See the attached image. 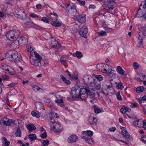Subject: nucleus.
I'll return each instance as SVG.
<instances>
[{
  "label": "nucleus",
  "mask_w": 146,
  "mask_h": 146,
  "mask_svg": "<svg viewBox=\"0 0 146 146\" xmlns=\"http://www.w3.org/2000/svg\"><path fill=\"white\" fill-rule=\"evenodd\" d=\"M93 94L88 87L80 88L79 86H75L71 89V94L73 99H81L83 100H86L88 95Z\"/></svg>",
  "instance_id": "f257e3e1"
},
{
  "label": "nucleus",
  "mask_w": 146,
  "mask_h": 146,
  "mask_svg": "<svg viewBox=\"0 0 146 146\" xmlns=\"http://www.w3.org/2000/svg\"><path fill=\"white\" fill-rule=\"evenodd\" d=\"M66 9L68 14L70 15H76L77 10L76 9L74 4L72 3L67 4L66 6Z\"/></svg>",
  "instance_id": "f03ea898"
},
{
  "label": "nucleus",
  "mask_w": 146,
  "mask_h": 146,
  "mask_svg": "<svg viewBox=\"0 0 146 146\" xmlns=\"http://www.w3.org/2000/svg\"><path fill=\"white\" fill-rule=\"evenodd\" d=\"M50 122L52 123L53 124L50 126V129L53 130L54 132L57 133H59L61 131L60 129V125L59 123H57L54 121V119L52 118H50Z\"/></svg>",
  "instance_id": "7ed1b4c3"
},
{
  "label": "nucleus",
  "mask_w": 146,
  "mask_h": 146,
  "mask_svg": "<svg viewBox=\"0 0 146 146\" xmlns=\"http://www.w3.org/2000/svg\"><path fill=\"white\" fill-rule=\"evenodd\" d=\"M108 2L109 4V6L106 7L105 9L107 10L108 12L111 14H114L115 12L114 9V6L116 5L115 0H108Z\"/></svg>",
  "instance_id": "20e7f679"
},
{
  "label": "nucleus",
  "mask_w": 146,
  "mask_h": 146,
  "mask_svg": "<svg viewBox=\"0 0 146 146\" xmlns=\"http://www.w3.org/2000/svg\"><path fill=\"white\" fill-rule=\"evenodd\" d=\"M11 57L12 59V60L16 63L21 62L22 59L21 54L16 51L13 52L11 55Z\"/></svg>",
  "instance_id": "39448f33"
},
{
  "label": "nucleus",
  "mask_w": 146,
  "mask_h": 146,
  "mask_svg": "<svg viewBox=\"0 0 146 146\" xmlns=\"http://www.w3.org/2000/svg\"><path fill=\"white\" fill-rule=\"evenodd\" d=\"M86 15L85 14L76 15L74 17V19L76 21H78L80 23H83L86 21Z\"/></svg>",
  "instance_id": "423d86ee"
},
{
  "label": "nucleus",
  "mask_w": 146,
  "mask_h": 146,
  "mask_svg": "<svg viewBox=\"0 0 146 146\" xmlns=\"http://www.w3.org/2000/svg\"><path fill=\"white\" fill-rule=\"evenodd\" d=\"M94 79L88 75H85L83 78V80L85 84L90 85L93 83Z\"/></svg>",
  "instance_id": "0eeeda50"
},
{
  "label": "nucleus",
  "mask_w": 146,
  "mask_h": 146,
  "mask_svg": "<svg viewBox=\"0 0 146 146\" xmlns=\"http://www.w3.org/2000/svg\"><path fill=\"white\" fill-rule=\"evenodd\" d=\"M88 30L86 26H84L80 29L79 34L82 37H85L88 33Z\"/></svg>",
  "instance_id": "6e6552de"
},
{
  "label": "nucleus",
  "mask_w": 146,
  "mask_h": 146,
  "mask_svg": "<svg viewBox=\"0 0 146 146\" xmlns=\"http://www.w3.org/2000/svg\"><path fill=\"white\" fill-rule=\"evenodd\" d=\"M15 32L14 31L11 30L8 32L6 35L7 39L10 40H11L14 39V37L16 36Z\"/></svg>",
  "instance_id": "1a4fd4ad"
},
{
  "label": "nucleus",
  "mask_w": 146,
  "mask_h": 146,
  "mask_svg": "<svg viewBox=\"0 0 146 146\" xmlns=\"http://www.w3.org/2000/svg\"><path fill=\"white\" fill-rule=\"evenodd\" d=\"M78 140V138L76 135H72L68 137L67 141L69 143H72L76 142Z\"/></svg>",
  "instance_id": "9d476101"
},
{
  "label": "nucleus",
  "mask_w": 146,
  "mask_h": 146,
  "mask_svg": "<svg viewBox=\"0 0 146 146\" xmlns=\"http://www.w3.org/2000/svg\"><path fill=\"white\" fill-rule=\"evenodd\" d=\"M50 45L54 47L59 48L61 46V45L58 44L57 40L55 38H54L53 39H52L51 40Z\"/></svg>",
  "instance_id": "9b49d317"
},
{
  "label": "nucleus",
  "mask_w": 146,
  "mask_h": 146,
  "mask_svg": "<svg viewBox=\"0 0 146 146\" xmlns=\"http://www.w3.org/2000/svg\"><path fill=\"white\" fill-rule=\"evenodd\" d=\"M14 16L18 18L24 20L26 17V15L25 13H14Z\"/></svg>",
  "instance_id": "f8f14e48"
},
{
  "label": "nucleus",
  "mask_w": 146,
  "mask_h": 146,
  "mask_svg": "<svg viewBox=\"0 0 146 146\" xmlns=\"http://www.w3.org/2000/svg\"><path fill=\"white\" fill-rule=\"evenodd\" d=\"M11 119L7 117H4L1 120V122L3 123L4 125L9 126L11 124Z\"/></svg>",
  "instance_id": "ddd939ff"
},
{
  "label": "nucleus",
  "mask_w": 146,
  "mask_h": 146,
  "mask_svg": "<svg viewBox=\"0 0 146 146\" xmlns=\"http://www.w3.org/2000/svg\"><path fill=\"white\" fill-rule=\"evenodd\" d=\"M143 33L142 32L140 33L139 34V36L138 37L139 39L141 40L139 42L138 44L137 45V47H141L143 45V41L142 40L143 39L144 36L143 35Z\"/></svg>",
  "instance_id": "4468645a"
},
{
  "label": "nucleus",
  "mask_w": 146,
  "mask_h": 146,
  "mask_svg": "<svg viewBox=\"0 0 146 146\" xmlns=\"http://www.w3.org/2000/svg\"><path fill=\"white\" fill-rule=\"evenodd\" d=\"M123 129H122V134L127 139H129L130 137V135L126 130L125 127H122Z\"/></svg>",
  "instance_id": "2eb2a0df"
},
{
  "label": "nucleus",
  "mask_w": 146,
  "mask_h": 146,
  "mask_svg": "<svg viewBox=\"0 0 146 146\" xmlns=\"http://www.w3.org/2000/svg\"><path fill=\"white\" fill-rule=\"evenodd\" d=\"M104 64L100 63L97 64L96 68L98 70L103 73Z\"/></svg>",
  "instance_id": "dca6fc26"
},
{
  "label": "nucleus",
  "mask_w": 146,
  "mask_h": 146,
  "mask_svg": "<svg viewBox=\"0 0 146 146\" xmlns=\"http://www.w3.org/2000/svg\"><path fill=\"white\" fill-rule=\"evenodd\" d=\"M115 71L113 70L112 68L106 74L108 75L110 77L114 78L116 76V74L114 72Z\"/></svg>",
  "instance_id": "f3484780"
},
{
  "label": "nucleus",
  "mask_w": 146,
  "mask_h": 146,
  "mask_svg": "<svg viewBox=\"0 0 146 146\" xmlns=\"http://www.w3.org/2000/svg\"><path fill=\"white\" fill-rule=\"evenodd\" d=\"M112 68V67L111 66L109 65L108 64H104L103 73L106 74L108 71H109Z\"/></svg>",
  "instance_id": "a211bd4d"
},
{
  "label": "nucleus",
  "mask_w": 146,
  "mask_h": 146,
  "mask_svg": "<svg viewBox=\"0 0 146 146\" xmlns=\"http://www.w3.org/2000/svg\"><path fill=\"white\" fill-rule=\"evenodd\" d=\"M94 87L98 90H100L101 88V85L100 82H98L95 79L93 82Z\"/></svg>",
  "instance_id": "6ab92c4d"
},
{
  "label": "nucleus",
  "mask_w": 146,
  "mask_h": 146,
  "mask_svg": "<svg viewBox=\"0 0 146 146\" xmlns=\"http://www.w3.org/2000/svg\"><path fill=\"white\" fill-rule=\"evenodd\" d=\"M27 128L29 129V132L30 133L36 129V127L34 126V125L31 123L28 124L27 126Z\"/></svg>",
  "instance_id": "aec40b11"
},
{
  "label": "nucleus",
  "mask_w": 146,
  "mask_h": 146,
  "mask_svg": "<svg viewBox=\"0 0 146 146\" xmlns=\"http://www.w3.org/2000/svg\"><path fill=\"white\" fill-rule=\"evenodd\" d=\"M82 139H84L86 142L89 144H91V142H94V139L92 138H88L86 136H82L81 137Z\"/></svg>",
  "instance_id": "412c9836"
},
{
  "label": "nucleus",
  "mask_w": 146,
  "mask_h": 146,
  "mask_svg": "<svg viewBox=\"0 0 146 146\" xmlns=\"http://www.w3.org/2000/svg\"><path fill=\"white\" fill-rule=\"evenodd\" d=\"M5 71H6V73L10 75H13L15 74V72L13 68L10 69L7 68L5 70Z\"/></svg>",
  "instance_id": "4be33fe9"
},
{
  "label": "nucleus",
  "mask_w": 146,
  "mask_h": 146,
  "mask_svg": "<svg viewBox=\"0 0 146 146\" xmlns=\"http://www.w3.org/2000/svg\"><path fill=\"white\" fill-rule=\"evenodd\" d=\"M27 41V38L25 37H22L19 38L18 42L19 44L24 45L26 43Z\"/></svg>",
  "instance_id": "5701e85b"
},
{
  "label": "nucleus",
  "mask_w": 146,
  "mask_h": 146,
  "mask_svg": "<svg viewBox=\"0 0 146 146\" xmlns=\"http://www.w3.org/2000/svg\"><path fill=\"white\" fill-rule=\"evenodd\" d=\"M30 61L32 64L37 66H39L41 62V61L36 59H32Z\"/></svg>",
  "instance_id": "b1692460"
},
{
  "label": "nucleus",
  "mask_w": 146,
  "mask_h": 146,
  "mask_svg": "<svg viewBox=\"0 0 146 146\" xmlns=\"http://www.w3.org/2000/svg\"><path fill=\"white\" fill-rule=\"evenodd\" d=\"M2 140L3 141V145L4 146H8L10 144V142L9 141L7 140V139L5 137H3Z\"/></svg>",
  "instance_id": "393cba45"
},
{
  "label": "nucleus",
  "mask_w": 146,
  "mask_h": 146,
  "mask_svg": "<svg viewBox=\"0 0 146 146\" xmlns=\"http://www.w3.org/2000/svg\"><path fill=\"white\" fill-rule=\"evenodd\" d=\"M61 78L64 82L67 85L70 84L71 83L70 82L67 80L66 77L63 76L62 75H60Z\"/></svg>",
  "instance_id": "a878e982"
},
{
  "label": "nucleus",
  "mask_w": 146,
  "mask_h": 146,
  "mask_svg": "<svg viewBox=\"0 0 146 146\" xmlns=\"http://www.w3.org/2000/svg\"><path fill=\"white\" fill-rule=\"evenodd\" d=\"M117 71L119 74L123 76L124 75L125 73V72H124L122 68L119 66H117Z\"/></svg>",
  "instance_id": "bb28decb"
},
{
  "label": "nucleus",
  "mask_w": 146,
  "mask_h": 146,
  "mask_svg": "<svg viewBox=\"0 0 146 146\" xmlns=\"http://www.w3.org/2000/svg\"><path fill=\"white\" fill-rule=\"evenodd\" d=\"M58 19L56 18V20L55 21H52L51 24L53 26L55 27H60L61 26V24L60 23L57 21Z\"/></svg>",
  "instance_id": "cd10ccee"
},
{
  "label": "nucleus",
  "mask_w": 146,
  "mask_h": 146,
  "mask_svg": "<svg viewBox=\"0 0 146 146\" xmlns=\"http://www.w3.org/2000/svg\"><path fill=\"white\" fill-rule=\"evenodd\" d=\"M54 102L55 103H57L58 105L61 107H63L64 106L63 101L62 100H55Z\"/></svg>",
  "instance_id": "c85d7f7f"
},
{
  "label": "nucleus",
  "mask_w": 146,
  "mask_h": 146,
  "mask_svg": "<svg viewBox=\"0 0 146 146\" xmlns=\"http://www.w3.org/2000/svg\"><path fill=\"white\" fill-rule=\"evenodd\" d=\"M115 84H117L116 88L118 89L122 90L124 88V86L122 85V83L121 82H119L118 83H117V82H115Z\"/></svg>",
  "instance_id": "c756f323"
},
{
  "label": "nucleus",
  "mask_w": 146,
  "mask_h": 146,
  "mask_svg": "<svg viewBox=\"0 0 146 146\" xmlns=\"http://www.w3.org/2000/svg\"><path fill=\"white\" fill-rule=\"evenodd\" d=\"M29 137L31 141L35 140L36 138V137L35 134L30 133L29 135Z\"/></svg>",
  "instance_id": "7c9ffc66"
},
{
  "label": "nucleus",
  "mask_w": 146,
  "mask_h": 146,
  "mask_svg": "<svg viewBox=\"0 0 146 146\" xmlns=\"http://www.w3.org/2000/svg\"><path fill=\"white\" fill-rule=\"evenodd\" d=\"M15 135L16 137H21V132L20 128H17L15 133Z\"/></svg>",
  "instance_id": "2f4dec72"
},
{
  "label": "nucleus",
  "mask_w": 146,
  "mask_h": 146,
  "mask_svg": "<svg viewBox=\"0 0 146 146\" xmlns=\"http://www.w3.org/2000/svg\"><path fill=\"white\" fill-rule=\"evenodd\" d=\"M144 89L143 86H140L136 88V91L137 93H141L143 92Z\"/></svg>",
  "instance_id": "473e14b6"
},
{
  "label": "nucleus",
  "mask_w": 146,
  "mask_h": 146,
  "mask_svg": "<svg viewBox=\"0 0 146 146\" xmlns=\"http://www.w3.org/2000/svg\"><path fill=\"white\" fill-rule=\"evenodd\" d=\"M128 108L127 107H123L120 110L121 112L123 114L125 113L128 110Z\"/></svg>",
  "instance_id": "72a5a7b5"
},
{
  "label": "nucleus",
  "mask_w": 146,
  "mask_h": 146,
  "mask_svg": "<svg viewBox=\"0 0 146 146\" xmlns=\"http://www.w3.org/2000/svg\"><path fill=\"white\" fill-rule=\"evenodd\" d=\"M68 59V58L67 56H64L61 57L60 60L62 64L63 63L66 62Z\"/></svg>",
  "instance_id": "f704fd0d"
},
{
  "label": "nucleus",
  "mask_w": 146,
  "mask_h": 146,
  "mask_svg": "<svg viewBox=\"0 0 146 146\" xmlns=\"http://www.w3.org/2000/svg\"><path fill=\"white\" fill-rule=\"evenodd\" d=\"M83 132L84 133H87L86 135H88L89 137H91L93 134V132L90 130H87L86 131H83Z\"/></svg>",
  "instance_id": "c9c22d12"
},
{
  "label": "nucleus",
  "mask_w": 146,
  "mask_h": 146,
  "mask_svg": "<svg viewBox=\"0 0 146 146\" xmlns=\"http://www.w3.org/2000/svg\"><path fill=\"white\" fill-rule=\"evenodd\" d=\"M34 54L35 57L36 58V60H39L41 61L42 59V57L40 55L38 54L36 52H35L34 53Z\"/></svg>",
  "instance_id": "e433bc0d"
},
{
  "label": "nucleus",
  "mask_w": 146,
  "mask_h": 146,
  "mask_svg": "<svg viewBox=\"0 0 146 146\" xmlns=\"http://www.w3.org/2000/svg\"><path fill=\"white\" fill-rule=\"evenodd\" d=\"M93 75H94V77L98 80L101 81L103 80V77L101 75H97L94 74H93Z\"/></svg>",
  "instance_id": "4c0bfd02"
},
{
  "label": "nucleus",
  "mask_w": 146,
  "mask_h": 146,
  "mask_svg": "<svg viewBox=\"0 0 146 146\" xmlns=\"http://www.w3.org/2000/svg\"><path fill=\"white\" fill-rule=\"evenodd\" d=\"M17 12H16L14 13H25L24 9L23 7L19 8L17 10Z\"/></svg>",
  "instance_id": "58836bf2"
},
{
  "label": "nucleus",
  "mask_w": 146,
  "mask_h": 146,
  "mask_svg": "<svg viewBox=\"0 0 146 146\" xmlns=\"http://www.w3.org/2000/svg\"><path fill=\"white\" fill-rule=\"evenodd\" d=\"M31 115L33 117H35L37 118L40 117V115L34 111H32L31 113Z\"/></svg>",
  "instance_id": "ea45409f"
},
{
  "label": "nucleus",
  "mask_w": 146,
  "mask_h": 146,
  "mask_svg": "<svg viewBox=\"0 0 146 146\" xmlns=\"http://www.w3.org/2000/svg\"><path fill=\"white\" fill-rule=\"evenodd\" d=\"M133 66L135 70H137L139 68V66L138 64L136 62H135L133 63Z\"/></svg>",
  "instance_id": "a19ab883"
},
{
  "label": "nucleus",
  "mask_w": 146,
  "mask_h": 146,
  "mask_svg": "<svg viewBox=\"0 0 146 146\" xmlns=\"http://www.w3.org/2000/svg\"><path fill=\"white\" fill-rule=\"evenodd\" d=\"M50 19L49 18L45 17H43L42 18L41 20L45 23H48L49 22Z\"/></svg>",
  "instance_id": "79ce46f5"
},
{
  "label": "nucleus",
  "mask_w": 146,
  "mask_h": 146,
  "mask_svg": "<svg viewBox=\"0 0 146 146\" xmlns=\"http://www.w3.org/2000/svg\"><path fill=\"white\" fill-rule=\"evenodd\" d=\"M97 121V119L95 117H93V121H90L89 122L91 125H94L95 124Z\"/></svg>",
  "instance_id": "37998d69"
},
{
  "label": "nucleus",
  "mask_w": 146,
  "mask_h": 146,
  "mask_svg": "<svg viewBox=\"0 0 146 146\" xmlns=\"http://www.w3.org/2000/svg\"><path fill=\"white\" fill-rule=\"evenodd\" d=\"M47 136L46 133L45 131L42 133L40 134V136L42 139H45Z\"/></svg>",
  "instance_id": "c03bdc74"
},
{
  "label": "nucleus",
  "mask_w": 146,
  "mask_h": 146,
  "mask_svg": "<svg viewBox=\"0 0 146 146\" xmlns=\"http://www.w3.org/2000/svg\"><path fill=\"white\" fill-rule=\"evenodd\" d=\"M76 56L78 58H80L82 56V53L80 52L76 51Z\"/></svg>",
  "instance_id": "a18cd8bd"
},
{
  "label": "nucleus",
  "mask_w": 146,
  "mask_h": 146,
  "mask_svg": "<svg viewBox=\"0 0 146 146\" xmlns=\"http://www.w3.org/2000/svg\"><path fill=\"white\" fill-rule=\"evenodd\" d=\"M49 143V141L47 139H46L45 140H44L42 142V145L44 146H46L48 145Z\"/></svg>",
  "instance_id": "49530a36"
},
{
  "label": "nucleus",
  "mask_w": 146,
  "mask_h": 146,
  "mask_svg": "<svg viewBox=\"0 0 146 146\" xmlns=\"http://www.w3.org/2000/svg\"><path fill=\"white\" fill-rule=\"evenodd\" d=\"M17 83L12 82L7 85L9 88H12L14 87L17 84Z\"/></svg>",
  "instance_id": "de8ad7c7"
},
{
  "label": "nucleus",
  "mask_w": 146,
  "mask_h": 146,
  "mask_svg": "<svg viewBox=\"0 0 146 146\" xmlns=\"http://www.w3.org/2000/svg\"><path fill=\"white\" fill-rule=\"evenodd\" d=\"M98 34L100 36H104L106 35V33L105 32L102 31L98 32Z\"/></svg>",
  "instance_id": "09e8293b"
},
{
  "label": "nucleus",
  "mask_w": 146,
  "mask_h": 146,
  "mask_svg": "<svg viewBox=\"0 0 146 146\" xmlns=\"http://www.w3.org/2000/svg\"><path fill=\"white\" fill-rule=\"evenodd\" d=\"M92 92V91H91ZM93 92V94L92 95H88V96H89V97L90 98V102L91 103H92L95 100V97L94 96H92V97H90L94 93L93 92Z\"/></svg>",
  "instance_id": "8fccbe9b"
},
{
  "label": "nucleus",
  "mask_w": 146,
  "mask_h": 146,
  "mask_svg": "<svg viewBox=\"0 0 146 146\" xmlns=\"http://www.w3.org/2000/svg\"><path fill=\"white\" fill-rule=\"evenodd\" d=\"M29 16L33 18H35L38 19L39 17V16L36 14L34 13H31L30 14Z\"/></svg>",
  "instance_id": "3c124183"
},
{
  "label": "nucleus",
  "mask_w": 146,
  "mask_h": 146,
  "mask_svg": "<svg viewBox=\"0 0 146 146\" xmlns=\"http://www.w3.org/2000/svg\"><path fill=\"white\" fill-rule=\"evenodd\" d=\"M136 16L138 17H145V19L146 20V16H145V15L144 14L141 15L139 13H137L136 15Z\"/></svg>",
  "instance_id": "603ef678"
},
{
  "label": "nucleus",
  "mask_w": 146,
  "mask_h": 146,
  "mask_svg": "<svg viewBox=\"0 0 146 146\" xmlns=\"http://www.w3.org/2000/svg\"><path fill=\"white\" fill-rule=\"evenodd\" d=\"M141 140L144 143L146 144V136H144L141 137Z\"/></svg>",
  "instance_id": "864d4df0"
},
{
  "label": "nucleus",
  "mask_w": 146,
  "mask_h": 146,
  "mask_svg": "<svg viewBox=\"0 0 146 146\" xmlns=\"http://www.w3.org/2000/svg\"><path fill=\"white\" fill-rule=\"evenodd\" d=\"M78 3L82 6H84L86 4V2L85 1L80 0Z\"/></svg>",
  "instance_id": "5fc2aeb1"
},
{
  "label": "nucleus",
  "mask_w": 146,
  "mask_h": 146,
  "mask_svg": "<svg viewBox=\"0 0 146 146\" xmlns=\"http://www.w3.org/2000/svg\"><path fill=\"white\" fill-rule=\"evenodd\" d=\"M139 29L142 32H144L146 33V27H141L139 28Z\"/></svg>",
  "instance_id": "6e6d98bb"
},
{
  "label": "nucleus",
  "mask_w": 146,
  "mask_h": 146,
  "mask_svg": "<svg viewBox=\"0 0 146 146\" xmlns=\"http://www.w3.org/2000/svg\"><path fill=\"white\" fill-rule=\"evenodd\" d=\"M117 97L118 99L120 100H122V98L121 96V95L119 93H117Z\"/></svg>",
  "instance_id": "4d7b16f0"
},
{
  "label": "nucleus",
  "mask_w": 146,
  "mask_h": 146,
  "mask_svg": "<svg viewBox=\"0 0 146 146\" xmlns=\"http://www.w3.org/2000/svg\"><path fill=\"white\" fill-rule=\"evenodd\" d=\"M2 78L4 80H7L9 78V76L7 75H3L2 76Z\"/></svg>",
  "instance_id": "13d9d810"
},
{
  "label": "nucleus",
  "mask_w": 146,
  "mask_h": 146,
  "mask_svg": "<svg viewBox=\"0 0 146 146\" xmlns=\"http://www.w3.org/2000/svg\"><path fill=\"white\" fill-rule=\"evenodd\" d=\"M106 29V31L107 32H112L113 31V29L112 28H110L108 27H107Z\"/></svg>",
  "instance_id": "bf43d9fd"
},
{
  "label": "nucleus",
  "mask_w": 146,
  "mask_h": 146,
  "mask_svg": "<svg viewBox=\"0 0 146 146\" xmlns=\"http://www.w3.org/2000/svg\"><path fill=\"white\" fill-rule=\"evenodd\" d=\"M35 88H36V90H37V91H39L41 89L40 88L37 86H34L32 87V88L35 90V89H34Z\"/></svg>",
  "instance_id": "052dcab7"
},
{
  "label": "nucleus",
  "mask_w": 146,
  "mask_h": 146,
  "mask_svg": "<svg viewBox=\"0 0 146 146\" xmlns=\"http://www.w3.org/2000/svg\"><path fill=\"white\" fill-rule=\"evenodd\" d=\"M139 120V119H138L137 121L134 122L133 123V125L134 126H137V125H138Z\"/></svg>",
  "instance_id": "680f3d73"
},
{
  "label": "nucleus",
  "mask_w": 146,
  "mask_h": 146,
  "mask_svg": "<svg viewBox=\"0 0 146 146\" xmlns=\"http://www.w3.org/2000/svg\"><path fill=\"white\" fill-rule=\"evenodd\" d=\"M94 111L95 113H98L101 112V110L99 108H96L94 110Z\"/></svg>",
  "instance_id": "e2e57ef3"
},
{
  "label": "nucleus",
  "mask_w": 146,
  "mask_h": 146,
  "mask_svg": "<svg viewBox=\"0 0 146 146\" xmlns=\"http://www.w3.org/2000/svg\"><path fill=\"white\" fill-rule=\"evenodd\" d=\"M137 104L135 103H133L131 104V107L132 108L136 107H137Z\"/></svg>",
  "instance_id": "0e129e2a"
},
{
  "label": "nucleus",
  "mask_w": 146,
  "mask_h": 146,
  "mask_svg": "<svg viewBox=\"0 0 146 146\" xmlns=\"http://www.w3.org/2000/svg\"><path fill=\"white\" fill-rule=\"evenodd\" d=\"M42 7V5L40 4H38L36 5V7L37 9H40Z\"/></svg>",
  "instance_id": "69168bd1"
},
{
  "label": "nucleus",
  "mask_w": 146,
  "mask_h": 146,
  "mask_svg": "<svg viewBox=\"0 0 146 146\" xmlns=\"http://www.w3.org/2000/svg\"><path fill=\"white\" fill-rule=\"evenodd\" d=\"M96 7L94 5H90L89 7V9H94Z\"/></svg>",
  "instance_id": "338daca9"
},
{
  "label": "nucleus",
  "mask_w": 146,
  "mask_h": 146,
  "mask_svg": "<svg viewBox=\"0 0 146 146\" xmlns=\"http://www.w3.org/2000/svg\"><path fill=\"white\" fill-rule=\"evenodd\" d=\"M143 101H145L146 102V96H144L141 99Z\"/></svg>",
  "instance_id": "774afa93"
}]
</instances>
